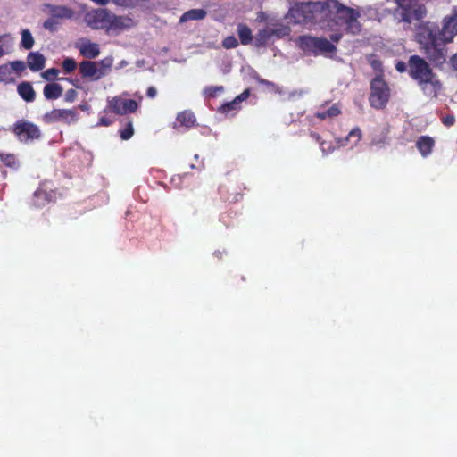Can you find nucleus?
Instances as JSON below:
<instances>
[{"label":"nucleus","mask_w":457,"mask_h":457,"mask_svg":"<svg viewBox=\"0 0 457 457\" xmlns=\"http://www.w3.org/2000/svg\"><path fill=\"white\" fill-rule=\"evenodd\" d=\"M237 34L243 45H248L252 42V31L246 25L239 23L237 25Z\"/></svg>","instance_id":"393cba45"},{"label":"nucleus","mask_w":457,"mask_h":457,"mask_svg":"<svg viewBox=\"0 0 457 457\" xmlns=\"http://www.w3.org/2000/svg\"><path fill=\"white\" fill-rule=\"evenodd\" d=\"M10 73V68L7 65H0V82L6 81Z\"/></svg>","instance_id":"4c0bfd02"},{"label":"nucleus","mask_w":457,"mask_h":457,"mask_svg":"<svg viewBox=\"0 0 457 457\" xmlns=\"http://www.w3.org/2000/svg\"><path fill=\"white\" fill-rule=\"evenodd\" d=\"M398 8L395 16L399 21L411 23L413 20H420L426 14L423 5L414 3L413 0H395Z\"/></svg>","instance_id":"0eeeda50"},{"label":"nucleus","mask_w":457,"mask_h":457,"mask_svg":"<svg viewBox=\"0 0 457 457\" xmlns=\"http://www.w3.org/2000/svg\"><path fill=\"white\" fill-rule=\"evenodd\" d=\"M43 93L48 100L57 99L62 94V87L57 83H49L45 86Z\"/></svg>","instance_id":"5701e85b"},{"label":"nucleus","mask_w":457,"mask_h":457,"mask_svg":"<svg viewBox=\"0 0 457 457\" xmlns=\"http://www.w3.org/2000/svg\"><path fill=\"white\" fill-rule=\"evenodd\" d=\"M409 65L410 75L418 82L422 91L428 96L436 97L441 89V83L429 65L417 55L410 58Z\"/></svg>","instance_id":"20e7f679"},{"label":"nucleus","mask_w":457,"mask_h":457,"mask_svg":"<svg viewBox=\"0 0 457 457\" xmlns=\"http://www.w3.org/2000/svg\"><path fill=\"white\" fill-rule=\"evenodd\" d=\"M46 123L62 121L66 124L75 123L78 120V112L71 109H54L43 116Z\"/></svg>","instance_id":"9b49d317"},{"label":"nucleus","mask_w":457,"mask_h":457,"mask_svg":"<svg viewBox=\"0 0 457 457\" xmlns=\"http://www.w3.org/2000/svg\"><path fill=\"white\" fill-rule=\"evenodd\" d=\"M27 63L32 71H38L45 67L46 58L39 52H31L27 56Z\"/></svg>","instance_id":"f3484780"},{"label":"nucleus","mask_w":457,"mask_h":457,"mask_svg":"<svg viewBox=\"0 0 457 457\" xmlns=\"http://www.w3.org/2000/svg\"><path fill=\"white\" fill-rule=\"evenodd\" d=\"M17 91L20 96L26 102H33L36 97L35 90L29 82L24 81L18 85Z\"/></svg>","instance_id":"aec40b11"},{"label":"nucleus","mask_w":457,"mask_h":457,"mask_svg":"<svg viewBox=\"0 0 457 457\" xmlns=\"http://www.w3.org/2000/svg\"><path fill=\"white\" fill-rule=\"evenodd\" d=\"M271 30L274 31L273 37H282L288 34V29L287 27L280 28H271Z\"/></svg>","instance_id":"58836bf2"},{"label":"nucleus","mask_w":457,"mask_h":457,"mask_svg":"<svg viewBox=\"0 0 457 457\" xmlns=\"http://www.w3.org/2000/svg\"><path fill=\"white\" fill-rule=\"evenodd\" d=\"M112 63V57H105L99 62L83 61L79 63V69L83 78L95 81L106 76L110 72Z\"/></svg>","instance_id":"39448f33"},{"label":"nucleus","mask_w":457,"mask_h":457,"mask_svg":"<svg viewBox=\"0 0 457 457\" xmlns=\"http://www.w3.org/2000/svg\"><path fill=\"white\" fill-rule=\"evenodd\" d=\"M395 68L398 71L403 72L406 70V64L403 62H398Z\"/></svg>","instance_id":"a18cd8bd"},{"label":"nucleus","mask_w":457,"mask_h":457,"mask_svg":"<svg viewBox=\"0 0 457 457\" xmlns=\"http://www.w3.org/2000/svg\"><path fill=\"white\" fill-rule=\"evenodd\" d=\"M133 133H134L133 126L131 123H129L128 127L120 131V137L123 140H128L133 136Z\"/></svg>","instance_id":"e433bc0d"},{"label":"nucleus","mask_w":457,"mask_h":457,"mask_svg":"<svg viewBox=\"0 0 457 457\" xmlns=\"http://www.w3.org/2000/svg\"><path fill=\"white\" fill-rule=\"evenodd\" d=\"M146 94L150 98H154L157 94V90L155 87H148Z\"/></svg>","instance_id":"c03bdc74"},{"label":"nucleus","mask_w":457,"mask_h":457,"mask_svg":"<svg viewBox=\"0 0 457 457\" xmlns=\"http://www.w3.org/2000/svg\"><path fill=\"white\" fill-rule=\"evenodd\" d=\"M372 65L375 69L380 68V63L378 62H373Z\"/></svg>","instance_id":"6e6d98bb"},{"label":"nucleus","mask_w":457,"mask_h":457,"mask_svg":"<svg viewBox=\"0 0 457 457\" xmlns=\"http://www.w3.org/2000/svg\"><path fill=\"white\" fill-rule=\"evenodd\" d=\"M145 0H110L115 5L123 9H134Z\"/></svg>","instance_id":"c85d7f7f"},{"label":"nucleus","mask_w":457,"mask_h":457,"mask_svg":"<svg viewBox=\"0 0 457 457\" xmlns=\"http://www.w3.org/2000/svg\"><path fill=\"white\" fill-rule=\"evenodd\" d=\"M249 89H245L243 93L237 96L233 101L223 104L220 111L224 113H228L230 111H237L239 109V104L249 96Z\"/></svg>","instance_id":"412c9836"},{"label":"nucleus","mask_w":457,"mask_h":457,"mask_svg":"<svg viewBox=\"0 0 457 457\" xmlns=\"http://www.w3.org/2000/svg\"><path fill=\"white\" fill-rule=\"evenodd\" d=\"M389 98V89L380 76H377L370 84V102L376 109L383 108Z\"/></svg>","instance_id":"6e6552de"},{"label":"nucleus","mask_w":457,"mask_h":457,"mask_svg":"<svg viewBox=\"0 0 457 457\" xmlns=\"http://www.w3.org/2000/svg\"><path fill=\"white\" fill-rule=\"evenodd\" d=\"M136 24V21L129 15H116L111 12L107 31L118 34L135 27Z\"/></svg>","instance_id":"ddd939ff"},{"label":"nucleus","mask_w":457,"mask_h":457,"mask_svg":"<svg viewBox=\"0 0 457 457\" xmlns=\"http://www.w3.org/2000/svg\"><path fill=\"white\" fill-rule=\"evenodd\" d=\"M58 24V20L50 16L48 19L45 21V22L43 23V27L47 30L55 31L57 29Z\"/></svg>","instance_id":"f704fd0d"},{"label":"nucleus","mask_w":457,"mask_h":457,"mask_svg":"<svg viewBox=\"0 0 457 457\" xmlns=\"http://www.w3.org/2000/svg\"><path fill=\"white\" fill-rule=\"evenodd\" d=\"M107 108L119 115L132 113L138 108V104L135 100L126 99L123 96H116L108 100Z\"/></svg>","instance_id":"9d476101"},{"label":"nucleus","mask_w":457,"mask_h":457,"mask_svg":"<svg viewBox=\"0 0 457 457\" xmlns=\"http://www.w3.org/2000/svg\"><path fill=\"white\" fill-rule=\"evenodd\" d=\"M13 46V40L9 34L0 35V58L8 54Z\"/></svg>","instance_id":"b1692460"},{"label":"nucleus","mask_w":457,"mask_h":457,"mask_svg":"<svg viewBox=\"0 0 457 457\" xmlns=\"http://www.w3.org/2000/svg\"><path fill=\"white\" fill-rule=\"evenodd\" d=\"M12 132L21 143L25 144L31 143L41 137L39 128L36 124L26 120L15 122L12 128Z\"/></svg>","instance_id":"1a4fd4ad"},{"label":"nucleus","mask_w":457,"mask_h":457,"mask_svg":"<svg viewBox=\"0 0 457 457\" xmlns=\"http://www.w3.org/2000/svg\"><path fill=\"white\" fill-rule=\"evenodd\" d=\"M457 36V12L446 15L441 28L432 22L420 23L416 37L428 58L436 64H442L446 59L445 46Z\"/></svg>","instance_id":"f257e3e1"},{"label":"nucleus","mask_w":457,"mask_h":457,"mask_svg":"<svg viewBox=\"0 0 457 457\" xmlns=\"http://www.w3.org/2000/svg\"><path fill=\"white\" fill-rule=\"evenodd\" d=\"M206 15L207 12L204 9H192L181 15L179 22L184 23L189 21H202Z\"/></svg>","instance_id":"4be33fe9"},{"label":"nucleus","mask_w":457,"mask_h":457,"mask_svg":"<svg viewBox=\"0 0 457 457\" xmlns=\"http://www.w3.org/2000/svg\"><path fill=\"white\" fill-rule=\"evenodd\" d=\"M111 12L107 9H96L85 15V21L94 29H105L107 30Z\"/></svg>","instance_id":"f8f14e48"},{"label":"nucleus","mask_w":457,"mask_h":457,"mask_svg":"<svg viewBox=\"0 0 457 457\" xmlns=\"http://www.w3.org/2000/svg\"><path fill=\"white\" fill-rule=\"evenodd\" d=\"M453 116H446L444 118L443 122L445 126H452L454 123Z\"/></svg>","instance_id":"37998d69"},{"label":"nucleus","mask_w":457,"mask_h":457,"mask_svg":"<svg viewBox=\"0 0 457 457\" xmlns=\"http://www.w3.org/2000/svg\"><path fill=\"white\" fill-rule=\"evenodd\" d=\"M34 204L37 207H42L45 205L46 203H47L48 200V195L44 190H37L34 194Z\"/></svg>","instance_id":"c756f323"},{"label":"nucleus","mask_w":457,"mask_h":457,"mask_svg":"<svg viewBox=\"0 0 457 457\" xmlns=\"http://www.w3.org/2000/svg\"><path fill=\"white\" fill-rule=\"evenodd\" d=\"M340 38H341V35H340V34H337V33L332 34V35L330 36V39H331V41H333V42H337Z\"/></svg>","instance_id":"09e8293b"},{"label":"nucleus","mask_w":457,"mask_h":457,"mask_svg":"<svg viewBox=\"0 0 457 457\" xmlns=\"http://www.w3.org/2000/svg\"><path fill=\"white\" fill-rule=\"evenodd\" d=\"M75 47L79 50L82 56L87 59H95L100 54L99 45L91 42L86 37L79 38L75 43Z\"/></svg>","instance_id":"4468645a"},{"label":"nucleus","mask_w":457,"mask_h":457,"mask_svg":"<svg viewBox=\"0 0 457 457\" xmlns=\"http://www.w3.org/2000/svg\"><path fill=\"white\" fill-rule=\"evenodd\" d=\"M327 20L325 29H333L335 27H343L351 34H358L361 29L359 21L360 10L347 7L337 0H328Z\"/></svg>","instance_id":"f03ea898"},{"label":"nucleus","mask_w":457,"mask_h":457,"mask_svg":"<svg viewBox=\"0 0 457 457\" xmlns=\"http://www.w3.org/2000/svg\"><path fill=\"white\" fill-rule=\"evenodd\" d=\"M299 45L304 52L314 55H330L336 51L335 45L324 37L303 36L299 38Z\"/></svg>","instance_id":"423d86ee"},{"label":"nucleus","mask_w":457,"mask_h":457,"mask_svg":"<svg viewBox=\"0 0 457 457\" xmlns=\"http://www.w3.org/2000/svg\"><path fill=\"white\" fill-rule=\"evenodd\" d=\"M328 0L295 4L287 19L295 24H313L325 29Z\"/></svg>","instance_id":"7ed1b4c3"},{"label":"nucleus","mask_w":457,"mask_h":457,"mask_svg":"<svg viewBox=\"0 0 457 457\" xmlns=\"http://www.w3.org/2000/svg\"><path fill=\"white\" fill-rule=\"evenodd\" d=\"M223 91L224 87L222 86H209L204 87L203 92L206 97H214Z\"/></svg>","instance_id":"7c9ffc66"},{"label":"nucleus","mask_w":457,"mask_h":457,"mask_svg":"<svg viewBox=\"0 0 457 457\" xmlns=\"http://www.w3.org/2000/svg\"><path fill=\"white\" fill-rule=\"evenodd\" d=\"M259 81L262 84L268 85V86H270V87H274L275 86L272 82H270V81L265 80V79H260Z\"/></svg>","instance_id":"5fc2aeb1"},{"label":"nucleus","mask_w":457,"mask_h":457,"mask_svg":"<svg viewBox=\"0 0 457 457\" xmlns=\"http://www.w3.org/2000/svg\"><path fill=\"white\" fill-rule=\"evenodd\" d=\"M238 45V42H237V39L234 37V36H229V37H227L223 42H222V46L226 48V49H231V48H235L237 47Z\"/></svg>","instance_id":"c9c22d12"},{"label":"nucleus","mask_w":457,"mask_h":457,"mask_svg":"<svg viewBox=\"0 0 457 457\" xmlns=\"http://www.w3.org/2000/svg\"><path fill=\"white\" fill-rule=\"evenodd\" d=\"M274 31L270 27H267L260 30L255 37V44L257 46H264L271 37H273Z\"/></svg>","instance_id":"a878e982"},{"label":"nucleus","mask_w":457,"mask_h":457,"mask_svg":"<svg viewBox=\"0 0 457 457\" xmlns=\"http://www.w3.org/2000/svg\"><path fill=\"white\" fill-rule=\"evenodd\" d=\"M62 68L65 73H71L77 68V62L74 59L67 57L62 62Z\"/></svg>","instance_id":"473e14b6"},{"label":"nucleus","mask_w":457,"mask_h":457,"mask_svg":"<svg viewBox=\"0 0 457 457\" xmlns=\"http://www.w3.org/2000/svg\"><path fill=\"white\" fill-rule=\"evenodd\" d=\"M43 11L56 20L71 19L74 15V12L64 5L46 4L43 7Z\"/></svg>","instance_id":"2eb2a0df"},{"label":"nucleus","mask_w":457,"mask_h":457,"mask_svg":"<svg viewBox=\"0 0 457 457\" xmlns=\"http://www.w3.org/2000/svg\"><path fill=\"white\" fill-rule=\"evenodd\" d=\"M145 60H138L136 62V66L137 68H143L145 66Z\"/></svg>","instance_id":"603ef678"},{"label":"nucleus","mask_w":457,"mask_h":457,"mask_svg":"<svg viewBox=\"0 0 457 457\" xmlns=\"http://www.w3.org/2000/svg\"><path fill=\"white\" fill-rule=\"evenodd\" d=\"M453 67L457 70V54L451 58Z\"/></svg>","instance_id":"8fccbe9b"},{"label":"nucleus","mask_w":457,"mask_h":457,"mask_svg":"<svg viewBox=\"0 0 457 457\" xmlns=\"http://www.w3.org/2000/svg\"><path fill=\"white\" fill-rule=\"evenodd\" d=\"M320 149L323 152V154H328L332 152L333 147L331 146L330 143L321 142L320 143Z\"/></svg>","instance_id":"ea45409f"},{"label":"nucleus","mask_w":457,"mask_h":457,"mask_svg":"<svg viewBox=\"0 0 457 457\" xmlns=\"http://www.w3.org/2000/svg\"><path fill=\"white\" fill-rule=\"evenodd\" d=\"M340 113L341 109L337 104H333L328 107H327V104H324L319 108L315 113V116L320 120H326L335 118Z\"/></svg>","instance_id":"a211bd4d"},{"label":"nucleus","mask_w":457,"mask_h":457,"mask_svg":"<svg viewBox=\"0 0 457 457\" xmlns=\"http://www.w3.org/2000/svg\"><path fill=\"white\" fill-rule=\"evenodd\" d=\"M60 71L59 70L55 68L47 69L46 71H43L41 73V77L48 81L54 80L57 76L59 75Z\"/></svg>","instance_id":"72a5a7b5"},{"label":"nucleus","mask_w":457,"mask_h":457,"mask_svg":"<svg viewBox=\"0 0 457 457\" xmlns=\"http://www.w3.org/2000/svg\"><path fill=\"white\" fill-rule=\"evenodd\" d=\"M12 68L17 71H21L24 69V62H12Z\"/></svg>","instance_id":"a19ab883"},{"label":"nucleus","mask_w":457,"mask_h":457,"mask_svg":"<svg viewBox=\"0 0 457 457\" xmlns=\"http://www.w3.org/2000/svg\"><path fill=\"white\" fill-rule=\"evenodd\" d=\"M177 121L185 127H191L195 121V115L189 111H185L178 114Z\"/></svg>","instance_id":"bb28decb"},{"label":"nucleus","mask_w":457,"mask_h":457,"mask_svg":"<svg viewBox=\"0 0 457 457\" xmlns=\"http://www.w3.org/2000/svg\"><path fill=\"white\" fill-rule=\"evenodd\" d=\"M128 65V62L125 60L120 61L118 65L116 66V69H122Z\"/></svg>","instance_id":"3c124183"},{"label":"nucleus","mask_w":457,"mask_h":457,"mask_svg":"<svg viewBox=\"0 0 457 457\" xmlns=\"http://www.w3.org/2000/svg\"><path fill=\"white\" fill-rule=\"evenodd\" d=\"M21 46L26 50L31 49L34 46V37L27 29L21 30Z\"/></svg>","instance_id":"cd10ccee"},{"label":"nucleus","mask_w":457,"mask_h":457,"mask_svg":"<svg viewBox=\"0 0 457 457\" xmlns=\"http://www.w3.org/2000/svg\"><path fill=\"white\" fill-rule=\"evenodd\" d=\"M111 124V121L104 118V117H101L99 119V122H98V125H102V126H109Z\"/></svg>","instance_id":"49530a36"},{"label":"nucleus","mask_w":457,"mask_h":457,"mask_svg":"<svg viewBox=\"0 0 457 457\" xmlns=\"http://www.w3.org/2000/svg\"><path fill=\"white\" fill-rule=\"evenodd\" d=\"M74 95H75V91L74 90L71 89V90L68 91V93H67V100L71 101Z\"/></svg>","instance_id":"864d4df0"},{"label":"nucleus","mask_w":457,"mask_h":457,"mask_svg":"<svg viewBox=\"0 0 457 457\" xmlns=\"http://www.w3.org/2000/svg\"><path fill=\"white\" fill-rule=\"evenodd\" d=\"M385 137H381L379 138H376L374 137L372 139V142L371 144L374 145H379V146H382L384 144H385Z\"/></svg>","instance_id":"79ce46f5"},{"label":"nucleus","mask_w":457,"mask_h":457,"mask_svg":"<svg viewBox=\"0 0 457 457\" xmlns=\"http://www.w3.org/2000/svg\"><path fill=\"white\" fill-rule=\"evenodd\" d=\"M91 1L99 5H106L110 3V0H91Z\"/></svg>","instance_id":"de8ad7c7"},{"label":"nucleus","mask_w":457,"mask_h":457,"mask_svg":"<svg viewBox=\"0 0 457 457\" xmlns=\"http://www.w3.org/2000/svg\"><path fill=\"white\" fill-rule=\"evenodd\" d=\"M434 145V140L428 136L420 137L416 142V146L423 157H427L431 154Z\"/></svg>","instance_id":"6ab92c4d"},{"label":"nucleus","mask_w":457,"mask_h":457,"mask_svg":"<svg viewBox=\"0 0 457 457\" xmlns=\"http://www.w3.org/2000/svg\"><path fill=\"white\" fill-rule=\"evenodd\" d=\"M1 161L8 167L16 169L18 167V162L13 154H0Z\"/></svg>","instance_id":"2f4dec72"},{"label":"nucleus","mask_w":457,"mask_h":457,"mask_svg":"<svg viewBox=\"0 0 457 457\" xmlns=\"http://www.w3.org/2000/svg\"><path fill=\"white\" fill-rule=\"evenodd\" d=\"M361 131L359 128L353 129L349 134L343 138H338L337 140V144L338 147H345L350 145L351 148H353L358 145L361 138Z\"/></svg>","instance_id":"dca6fc26"}]
</instances>
